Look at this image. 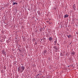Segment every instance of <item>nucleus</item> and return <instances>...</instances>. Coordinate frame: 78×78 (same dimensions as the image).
Listing matches in <instances>:
<instances>
[{
  "label": "nucleus",
  "instance_id": "nucleus-1",
  "mask_svg": "<svg viewBox=\"0 0 78 78\" xmlns=\"http://www.w3.org/2000/svg\"><path fill=\"white\" fill-rule=\"evenodd\" d=\"M22 65V66L19 67L18 69V72H20L21 73L23 72L24 69H25V67L23 66V65Z\"/></svg>",
  "mask_w": 78,
  "mask_h": 78
},
{
  "label": "nucleus",
  "instance_id": "nucleus-2",
  "mask_svg": "<svg viewBox=\"0 0 78 78\" xmlns=\"http://www.w3.org/2000/svg\"><path fill=\"white\" fill-rule=\"evenodd\" d=\"M49 40L50 41H53V38L51 37H49Z\"/></svg>",
  "mask_w": 78,
  "mask_h": 78
},
{
  "label": "nucleus",
  "instance_id": "nucleus-3",
  "mask_svg": "<svg viewBox=\"0 0 78 78\" xmlns=\"http://www.w3.org/2000/svg\"><path fill=\"white\" fill-rule=\"evenodd\" d=\"M69 16V15L67 14L66 15H65L64 16V18H66V17H67Z\"/></svg>",
  "mask_w": 78,
  "mask_h": 78
},
{
  "label": "nucleus",
  "instance_id": "nucleus-4",
  "mask_svg": "<svg viewBox=\"0 0 78 78\" xmlns=\"http://www.w3.org/2000/svg\"><path fill=\"white\" fill-rule=\"evenodd\" d=\"M13 5H17V3L16 2H13Z\"/></svg>",
  "mask_w": 78,
  "mask_h": 78
},
{
  "label": "nucleus",
  "instance_id": "nucleus-5",
  "mask_svg": "<svg viewBox=\"0 0 78 78\" xmlns=\"http://www.w3.org/2000/svg\"><path fill=\"white\" fill-rule=\"evenodd\" d=\"M54 48H55V49H56V50H57L58 48H57V47L56 46L55 47H54Z\"/></svg>",
  "mask_w": 78,
  "mask_h": 78
},
{
  "label": "nucleus",
  "instance_id": "nucleus-6",
  "mask_svg": "<svg viewBox=\"0 0 78 78\" xmlns=\"http://www.w3.org/2000/svg\"><path fill=\"white\" fill-rule=\"evenodd\" d=\"M44 53H47V51L46 50L44 51Z\"/></svg>",
  "mask_w": 78,
  "mask_h": 78
},
{
  "label": "nucleus",
  "instance_id": "nucleus-7",
  "mask_svg": "<svg viewBox=\"0 0 78 78\" xmlns=\"http://www.w3.org/2000/svg\"><path fill=\"white\" fill-rule=\"evenodd\" d=\"M55 44H57V41H55Z\"/></svg>",
  "mask_w": 78,
  "mask_h": 78
},
{
  "label": "nucleus",
  "instance_id": "nucleus-8",
  "mask_svg": "<svg viewBox=\"0 0 78 78\" xmlns=\"http://www.w3.org/2000/svg\"><path fill=\"white\" fill-rule=\"evenodd\" d=\"M70 35H69V36H68V38H70Z\"/></svg>",
  "mask_w": 78,
  "mask_h": 78
},
{
  "label": "nucleus",
  "instance_id": "nucleus-9",
  "mask_svg": "<svg viewBox=\"0 0 78 78\" xmlns=\"http://www.w3.org/2000/svg\"><path fill=\"white\" fill-rule=\"evenodd\" d=\"M2 53H3V54H4V51H2Z\"/></svg>",
  "mask_w": 78,
  "mask_h": 78
},
{
  "label": "nucleus",
  "instance_id": "nucleus-10",
  "mask_svg": "<svg viewBox=\"0 0 78 78\" xmlns=\"http://www.w3.org/2000/svg\"><path fill=\"white\" fill-rule=\"evenodd\" d=\"M39 74H38L37 76H39Z\"/></svg>",
  "mask_w": 78,
  "mask_h": 78
},
{
  "label": "nucleus",
  "instance_id": "nucleus-11",
  "mask_svg": "<svg viewBox=\"0 0 78 78\" xmlns=\"http://www.w3.org/2000/svg\"><path fill=\"white\" fill-rule=\"evenodd\" d=\"M44 29L45 28L44 27Z\"/></svg>",
  "mask_w": 78,
  "mask_h": 78
}]
</instances>
